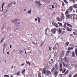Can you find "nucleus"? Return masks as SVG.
Instances as JSON below:
<instances>
[{
    "label": "nucleus",
    "instance_id": "43",
    "mask_svg": "<svg viewBox=\"0 0 77 77\" xmlns=\"http://www.w3.org/2000/svg\"><path fill=\"white\" fill-rule=\"evenodd\" d=\"M52 15H56V12H53L52 14Z\"/></svg>",
    "mask_w": 77,
    "mask_h": 77
},
{
    "label": "nucleus",
    "instance_id": "59",
    "mask_svg": "<svg viewBox=\"0 0 77 77\" xmlns=\"http://www.w3.org/2000/svg\"><path fill=\"white\" fill-rule=\"evenodd\" d=\"M28 64H29V66H30V62L28 61Z\"/></svg>",
    "mask_w": 77,
    "mask_h": 77
},
{
    "label": "nucleus",
    "instance_id": "36",
    "mask_svg": "<svg viewBox=\"0 0 77 77\" xmlns=\"http://www.w3.org/2000/svg\"><path fill=\"white\" fill-rule=\"evenodd\" d=\"M28 13L29 14H31V11H30V10L28 11Z\"/></svg>",
    "mask_w": 77,
    "mask_h": 77
},
{
    "label": "nucleus",
    "instance_id": "12",
    "mask_svg": "<svg viewBox=\"0 0 77 77\" xmlns=\"http://www.w3.org/2000/svg\"><path fill=\"white\" fill-rule=\"evenodd\" d=\"M12 4H13V3H9V4L8 5L7 7H8V8H10V6H12Z\"/></svg>",
    "mask_w": 77,
    "mask_h": 77
},
{
    "label": "nucleus",
    "instance_id": "13",
    "mask_svg": "<svg viewBox=\"0 0 77 77\" xmlns=\"http://www.w3.org/2000/svg\"><path fill=\"white\" fill-rule=\"evenodd\" d=\"M42 72L43 73V74H45V72H46V71L45 70V69H43V70H42Z\"/></svg>",
    "mask_w": 77,
    "mask_h": 77
},
{
    "label": "nucleus",
    "instance_id": "47",
    "mask_svg": "<svg viewBox=\"0 0 77 77\" xmlns=\"http://www.w3.org/2000/svg\"><path fill=\"white\" fill-rule=\"evenodd\" d=\"M32 44H35V45H36V43H35V42H32Z\"/></svg>",
    "mask_w": 77,
    "mask_h": 77
},
{
    "label": "nucleus",
    "instance_id": "29",
    "mask_svg": "<svg viewBox=\"0 0 77 77\" xmlns=\"http://www.w3.org/2000/svg\"><path fill=\"white\" fill-rule=\"evenodd\" d=\"M63 1H64V2L65 3H66V4H68V2L67 1H66V0H63Z\"/></svg>",
    "mask_w": 77,
    "mask_h": 77
},
{
    "label": "nucleus",
    "instance_id": "5",
    "mask_svg": "<svg viewBox=\"0 0 77 77\" xmlns=\"http://www.w3.org/2000/svg\"><path fill=\"white\" fill-rule=\"evenodd\" d=\"M53 24L54 25V26H55V27H56L57 28H58L59 27V26H58V25H57V24L54 23H53Z\"/></svg>",
    "mask_w": 77,
    "mask_h": 77
},
{
    "label": "nucleus",
    "instance_id": "3",
    "mask_svg": "<svg viewBox=\"0 0 77 77\" xmlns=\"http://www.w3.org/2000/svg\"><path fill=\"white\" fill-rule=\"evenodd\" d=\"M57 20L58 21H62V19L60 18H59V17H57L56 18Z\"/></svg>",
    "mask_w": 77,
    "mask_h": 77
},
{
    "label": "nucleus",
    "instance_id": "19",
    "mask_svg": "<svg viewBox=\"0 0 77 77\" xmlns=\"http://www.w3.org/2000/svg\"><path fill=\"white\" fill-rule=\"evenodd\" d=\"M67 31H71V30H72L71 29H69V28L68 27H67Z\"/></svg>",
    "mask_w": 77,
    "mask_h": 77
},
{
    "label": "nucleus",
    "instance_id": "9",
    "mask_svg": "<svg viewBox=\"0 0 77 77\" xmlns=\"http://www.w3.org/2000/svg\"><path fill=\"white\" fill-rule=\"evenodd\" d=\"M61 17L63 19V20H64L65 18V17H64V15H63V14H61Z\"/></svg>",
    "mask_w": 77,
    "mask_h": 77
},
{
    "label": "nucleus",
    "instance_id": "58",
    "mask_svg": "<svg viewBox=\"0 0 77 77\" xmlns=\"http://www.w3.org/2000/svg\"><path fill=\"white\" fill-rule=\"evenodd\" d=\"M54 8V5H53L52 7V8Z\"/></svg>",
    "mask_w": 77,
    "mask_h": 77
},
{
    "label": "nucleus",
    "instance_id": "63",
    "mask_svg": "<svg viewBox=\"0 0 77 77\" xmlns=\"http://www.w3.org/2000/svg\"><path fill=\"white\" fill-rule=\"evenodd\" d=\"M35 21H37L38 20V19L35 18Z\"/></svg>",
    "mask_w": 77,
    "mask_h": 77
},
{
    "label": "nucleus",
    "instance_id": "8",
    "mask_svg": "<svg viewBox=\"0 0 77 77\" xmlns=\"http://www.w3.org/2000/svg\"><path fill=\"white\" fill-rule=\"evenodd\" d=\"M69 10L70 11H72V10H73V7L72 6H70L69 7Z\"/></svg>",
    "mask_w": 77,
    "mask_h": 77
},
{
    "label": "nucleus",
    "instance_id": "34",
    "mask_svg": "<svg viewBox=\"0 0 77 77\" xmlns=\"http://www.w3.org/2000/svg\"><path fill=\"white\" fill-rule=\"evenodd\" d=\"M57 48L56 47V46H54L53 47V50H54V49H57Z\"/></svg>",
    "mask_w": 77,
    "mask_h": 77
},
{
    "label": "nucleus",
    "instance_id": "21",
    "mask_svg": "<svg viewBox=\"0 0 77 77\" xmlns=\"http://www.w3.org/2000/svg\"><path fill=\"white\" fill-rule=\"evenodd\" d=\"M72 57H75V53L74 51L72 53Z\"/></svg>",
    "mask_w": 77,
    "mask_h": 77
},
{
    "label": "nucleus",
    "instance_id": "41",
    "mask_svg": "<svg viewBox=\"0 0 77 77\" xmlns=\"http://www.w3.org/2000/svg\"><path fill=\"white\" fill-rule=\"evenodd\" d=\"M58 24H59V25H60V26H62V23H59V22H58Z\"/></svg>",
    "mask_w": 77,
    "mask_h": 77
},
{
    "label": "nucleus",
    "instance_id": "30",
    "mask_svg": "<svg viewBox=\"0 0 77 77\" xmlns=\"http://www.w3.org/2000/svg\"><path fill=\"white\" fill-rule=\"evenodd\" d=\"M4 5H5V3H3L2 5V10H3V6H4Z\"/></svg>",
    "mask_w": 77,
    "mask_h": 77
},
{
    "label": "nucleus",
    "instance_id": "14",
    "mask_svg": "<svg viewBox=\"0 0 77 77\" xmlns=\"http://www.w3.org/2000/svg\"><path fill=\"white\" fill-rule=\"evenodd\" d=\"M68 51H70V50H73V48L69 47L68 48Z\"/></svg>",
    "mask_w": 77,
    "mask_h": 77
},
{
    "label": "nucleus",
    "instance_id": "35",
    "mask_svg": "<svg viewBox=\"0 0 77 77\" xmlns=\"http://www.w3.org/2000/svg\"><path fill=\"white\" fill-rule=\"evenodd\" d=\"M77 49H76V48L75 49V55H77Z\"/></svg>",
    "mask_w": 77,
    "mask_h": 77
},
{
    "label": "nucleus",
    "instance_id": "52",
    "mask_svg": "<svg viewBox=\"0 0 77 77\" xmlns=\"http://www.w3.org/2000/svg\"><path fill=\"white\" fill-rule=\"evenodd\" d=\"M24 64H25V63H23V64L22 63V64H21V65H22V66H23V65H24Z\"/></svg>",
    "mask_w": 77,
    "mask_h": 77
},
{
    "label": "nucleus",
    "instance_id": "6",
    "mask_svg": "<svg viewBox=\"0 0 77 77\" xmlns=\"http://www.w3.org/2000/svg\"><path fill=\"white\" fill-rule=\"evenodd\" d=\"M58 32L59 34L61 33V32H62V29L60 28H59L58 29Z\"/></svg>",
    "mask_w": 77,
    "mask_h": 77
},
{
    "label": "nucleus",
    "instance_id": "51",
    "mask_svg": "<svg viewBox=\"0 0 77 77\" xmlns=\"http://www.w3.org/2000/svg\"><path fill=\"white\" fill-rule=\"evenodd\" d=\"M69 46L70 47H72V44H70V45H69Z\"/></svg>",
    "mask_w": 77,
    "mask_h": 77
},
{
    "label": "nucleus",
    "instance_id": "39",
    "mask_svg": "<svg viewBox=\"0 0 77 77\" xmlns=\"http://www.w3.org/2000/svg\"><path fill=\"white\" fill-rule=\"evenodd\" d=\"M63 27H64V29H65V28H66V23H65L64 24Z\"/></svg>",
    "mask_w": 77,
    "mask_h": 77
},
{
    "label": "nucleus",
    "instance_id": "32",
    "mask_svg": "<svg viewBox=\"0 0 77 77\" xmlns=\"http://www.w3.org/2000/svg\"><path fill=\"white\" fill-rule=\"evenodd\" d=\"M65 71H66V69H65L62 71V73H64L65 72Z\"/></svg>",
    "mask_w": 77,
    "mask_h": 77
},
{
    "label": "nucleus",
    "instance_id": "38",
    "mask_svg": "<svg viewBox=\"0 0 77 77\" xmlns=\"http://www.w3.org/2000/svg\"><path fill=\"white\" fill-rule=\"evenodd\" d=\"M73 77H77V74H75Z\"/></svg>",
    "mask_w": 77,
    "mask_h": 77
},
{
    "label": "nucleus",
    "instance_id": "27",
    "mask_svg": "<svg viewBox=\"0 0 77 77\" xmlns=\"http://www.w3.org/2000/svg\"><path fill=\"white\" fill-rule=\"evenodd\" d=\"M63 60H64V61H65V62H67V60H66V57H65L63 59Z\"/></svg>",
    "mask_w": 77,
    "mask_h": 77
},
{
    "label": "nucleus",
    "instance_id": "20",
    "mask_svg": "<svg viewBox=\"0 0 77 77\" xmlns=\"http://www.w3.org/2000/svg\"><path fill=\"white\" fill-rule=\"evenodd\" d=\"M69 42H66L65 45H66V46H68V45H69Z\"/></svg>",
    "mask_w": 77,
    "mask_h": 77
},
{
    "label": "nucleus",
    "instance_id": "31",
    "mask_svg": "<svg viewBox=\"0 0 77 77\" xmlns=\"http://www.w3.org/2000/svg\"><path fill=\"white\" fill-rule=\"evenodd\" d=\"M59 66L60 67V68H62L63 67V66H62V64H61V63H60V65H59Z\"/></svg>",
    "mask_w": 77,
    "mask_h": 77
},
{
    "label": "nucleus",
    "instance_id": "46",
    "mask_svg": "<svg viewBox=\"0 0 77 77\" xmlns=\"http://www.w3.org/2000/svg\"><path fill=\"white\" fill-rule=\"evenodd\" d=\"M65 33V31H63L62 32V34H64Z\"/></svg>",
    "mask_w": 77,
    "mask_h": 77
},
{
    "label": "nucleus",
    "instance_id": "26",
    "mask_svg": "<svg viewBox=\"0 0 77 77\" xmlns=\"http://www.w3.org/2000/svg\"><path fill=\"white\" fill-rule=\"evenodd\" d=\"M41 74L40 73H38V77H41Z\"/></svg>",
    "mask_w": 77,
    "mask_h": 77
},
{
    "label": "nucleus",
    "instance_id": "53",
    "mask_svg": "<svg viewBox=\"0 0 77 77\" xmlns=\"http://www.w3.org/2000/svg\"><path fill=\"white\" fill-rule=\"evenodd\" d=\"M6 44H4V47H6Z\"/></svg>",
    "mask_w": 77,
    "mask_h": 77
},
{
    "label": "nucleus",
    "instance_id": "54",
    "mask_svg": "<svg viewBox=\"0 0 77 77\" xmlns=\"http://www.w3.org/2000/svg\"><path fill=\"white\" fill-rule=\"evenodd\" d=\"M72 77V75H69V77Z\"/></svg>",
    "mask_w": 77,
    "mask_h": 77
},
{
    "label": "nucleus",
    "instance_id": "16",
    "mask_svg": "<svg viewBox=\"0 0 77 77\" xmlns=\"http://www.w3.org/2000/svg\"><path fill=\"white\" fill-rule=\"evenodd\" d=\"M68 72H69V71H68V70H67L66 72L64 74V75H66V74H67Z\"/></svg>",
    "mask_w": 77,
    "mask_h": 77
},
{
    "label": "nucleus",
    "instance_id": "33",
    "mask_svg": "<svg viewBox=\"0 0 77 77\" xmlns=\"http://www.w3.org/2000/svg\"><path fill=\"white\" fill-rule=\"evenodd\" d=\"M71 1H72V2H73V3H75V2L74 1H77V0H70Z\"/></svg>",
    "mask_w": 77,
    "mask_h": 77
},
{
    "label": "nucleus",
    "instance_id": "22",
    "mask_svg": "<svg viewBox=\"0 0 77 77\" xmlns=\"http://www.w3.org/2000/svg\"><path fill=\"white\" fill-rule=\"evenodd\" d=\"M63 66H65L66 67H68V66L67 64H65L64 63H63Z\"/></svg>",
    "mask_w": 77,
    "mask_h": 77
},
{
    "label": "nucleus",
    "instance_id": "1",
    "mask_svg": "<svg viewBox=\"0 0 77 77\" xmlns=\"http://www.w3.org/2000/svg\"><path fill=\"white\" fill-rule=\"evenodd\" d=\"M57 30H58V29L56 28H54L53 29H52V33H53V34H55V33H56V31H57Z\"/></svg>",
    "mask_w": 77,
    "mask_h": 77
},
{
    "label": "nucleus",
    "instance_id": "45",
    "mask_svg": "<svg viewBox=\"0 0 77 77\" xmlns=\"http://www.w3.org/2000/svg\"><path fill=\"white\" fill-rule=\"evenodd\" d=\"M20 54H22L23 52H22V50H20Z\"/></svg>",
    "mask_w": 77,
    "mask_h": 77
},
{
    "label": "nucleus",
    "instance_id": "15",
    "mask_svg": "<svg viewBox=\"0 0 77 77\" xmlns=\"http://www.w3.org/2000/svg\"><path fill=\"white\" fill-rule=\"evenodd\" d=\"M66 25H67V26H69V27H71V28H72V25H71L70 24H69V23H67Z\"/></svg>",
    "mask_w": 77,
    "mask_h": 77
},
{
    "label": "nucleus",
    "instance_id": "18",
    "mask_svg": "<svg viewBox=\"0 0 77 77\" xmlns=\"http://www.w3.org/2000/svg\"><path fill=\"white\" fill-rule=\"evenodd\" d=\"M64 52L63 51H62V53L61 54V55L62 57H63V56H64Z\"/></svg>",
    "mask_w": 77,
    "mask_h": 77
},
{
    "label": "nucleus",
    "instance_id": "49",
    "mask_svg": "<svg viewBox=\"0 0 77 77\" xmlns=\"http://www.w3.org/2000/svg\"><path fill=\"white\" fill-rule=\"evenodd\" d=\"M47 29H46L45 31V34H46V33H47Z\"/></svg>",
    "mask_w": 77,
    "mask_h": 77
},
{
    "label": "nucleus",
    "instance_id": "24",
    "mask_svg": "<svg viewBox=\"0 0 77 77\" xmlns=\"http://www.w3.org/2000/svg\"><path fill=\"white\" fill-rule=\"evenodd\" d=\"M55 69V68H54V67L51 70V72H53V71H54V70Z\"/></svg>",
    "mask_w": 77,
    "mask_h": 77
},
{
    "label": "nucleus",
    "instance_id": "62",
    "mask_svg": "<svg viewBox=\"0 0 77 77\" xmlns=\"http://www.w3.org/2000/svg\"><path fill=\"white\" fill-rule=\"evenodd\" d=\"M10 48H12V45H10Z\"/></svg>",
    "mask_w": 77,
    "mask_h": 77
},
{
    "label": "nucleus",
    "instance_id": "28",
    "mask_svg": "<svg viewBox=\"0 0 77 77\" xmlns=\"http://www.w3.org/2000/svg\"><path fill=\"white\" fill-rule=\"evenodd\" d=\"M38 22L39 23H40V20H41V18L39 17H38Z\"/></svg>",
    "mask_w": 77,
    "mask_h": 77
},
{
    "label": "nucleus",
    "instance_id": "4",
    "mask_svg": "<svg viewBox=\"0 0 77 77\" xmlns=\"http://www.w3.org/2000/svg\"><path fill=\"white\" fill-rule=\"evenodd\" d=\"M58 73L57 71V70H55L54 73V75H58Z\"/></svg>",
    "mask_w": 77,
    "mask_h": 77
},
{
    "label": "nucleus",
    "instance_id": "40",
    "mask_svg": "<svg viewBox=\"0 0 77 77\" xmlns=\"http://www.w3.org/2000/svg\"><path fill=\"white\" fill-rule=\"evenodd\" d=\"M65 6V3H64V2H62V6Z\"/></svg>",
    "mask_w": 77,
    "mask_h": 77
},
{
    "label": "nucleus",
    "instance_id": "17",
    "mask_svg": "<svg viewBox=\"0 0 77 77\" xmlns=\"http://www.w3.org/2000/svg\"><path fill=\"white\" fill-rule=\"evenodd\" d=\"M46 72L48 74H51V72L49 71H47Z\"/></svg>",
    "mask_w": 77,
    "mask_h": 77
},
{
    "label": "nucleus",
    "instance_id": "56",
    "mask_svg": "<svg viewBox=\"0 0 77 77\" xmlns=\"http://www.w3.org/2000/svg\"><path fill=\"white\" fill-rule=\"evenodd\" d=\"M70 35L71 36H72L73 37H74V36L73 35H72V34H70Z\"/></svg>",
    "mask_w": 77,
    "mask_h": 77
},
{
    "label": "nucleus",
    "instance_id": "2",
    "mask_svg": "<svg viewBox=\"0 0 77 77\" xmlns=\"http://www.w3.org/2000/svg\"><path fill=\"white\" fill-rule=\"evenodd\" d=\"M66 15V17L67 18H68L69 19V18H72V14L70 15L69 14H67Z\"/></svg>",
    "mask_w": 77,
    "mask_h": 77
},
{
    "label": "nucleus",
    "instance_id": "61",
    "mask_svg": "<svg viewBox=\"0 0 77 77\" xmlns=\"http://www.w3.org/2000/svg\"><path fill=\"white\" fill-rule=\"evenodd\" d=\"M25 51V54H27V53H26V49H24Z\"/></svg>",
    "mask_w": 77,
    "mask_h": 77
},
{
    "label": "nucleus",
    "instance_id": "23",
    "mask_svg": "<svg viewBox=\"0 0 77 77\" xmlns=\"http://www.w3.org/2000/svg\"><path fill=\"white\" fill-rule=\"evenodd\" d=\"M26 71V69H24L22 71V74H24L25 73V72Z\"/></svg>",
    "mask_w": 77,
    "mask_h": 77
},
{
    "label": "nucleus",
    "instance_id": "50",
    "mask_svg": "<svg viewBox=\"0 0 77 77\" xmlns=\"http://www.w3.org/2000/svg\"><path fill=\"white\" fill-rule=\"evenodd\" d=\"M7 76H8V75H4V77H7Z\"/></svg>",
    "mask_w": 77,
    "mask_h": 77
},
{
    "label": "nucleus",
    "instance_id": "10",
    "mask_svg": "<svg viewBox=\"0 0 77 77\" xmlns=\"http://www.w3.org/2000/svg\"><path fill=\"white\" fill-rule=\"evenodd\" d=\"M69 11V9H68L66 11L65 13L66 15H67L68 14V11Z\"/></svg>",
    "mask_w": 77,
    "mask_h": 77
},
{
    "label": "nucleus",
    "instance_id": "60",
    "mask_svg": "<svg viewBox=\"0 0 77 77\" xmlns=\"http://www.w3.org/2000/svg\"><path fill=\"white\" fill-rule=\"evenodd\" d=\"M60 71H62V68L60 69Z\"/></svg>",
    "mask_w": 77,
    "mask_h": 77
},
{
    "label": "nucleus",
    "instance_id": "57",
    "mask_svg": "<svg viewBox=\"0 0 77 77\" xmlns=\"http://www.w3.org/2000/svg\"><path fill=\"white\" fill-rule=\"evenodd\" d=\"M49 50H50V51H51V48H50V47H49Z\"/></svg>",
    "mask_w": 77,
    "mask_h": 77
},
{
    "label": "nucleus",
    "instance_id": "7",
    "mask_svg": "<svg viewBox=\"0 0 77 77\" xmlns=\"http://www.w3.org/2000/svg\"><path fill=\"white\" fill-rule=\"evenodd\" d=\"M72 16H73V19H75L77 17V15L75 14H72Z\"/></svg>",
    "mask_w": 77,
    "mask_h": 77
},
{
    "label": "nucleus",
    "instance_id": "11",
    "mask_svg": "<svg viewBox=\"0 0 77 77\" xmlns=\"http://www.w3.org/2000/svg\"><path fill=\"white\" fill-rule=\"evenodd\" d=\"M73 6L74 8H75V9L77 8V4H75L74 5H73Z\"/></svg>",
    "mask_w": 77,
    "mask_h": 77
},
{
    "label": "nucleus",
    "instance_id": "44",
    "mask_svg": "<svg viewBox=\"0 0 77 77\" xmlns=\"http://www.w3.org/2000/svg\"><path fill=\"white\" fill-rule=\"evenodd\" d=\"M20 74V72H17V73L16 74V75H19Z\"/></svg>",
    "mask_w": 77,
    "mask_h": 77
},
{
    "label": "nucleus",
    "instance_id": "25",
    "mask_svg": "<svg viewBox=\"0 0 77 77\" xmlns=\"http://www.w3.org/2000/svg\"><path fill=\"white\" fill-rule=\"evenodd\" d=\"M70 51H68L66 52V54H68L69 53H70Z\"/></svg>",
    "mask_w": 77,
    "mask_h": 77
},
{
    "label": "nucleus",
    "instance_id": "48",
    "mask_svg": "<svg viewBox=\"0 0 77 77\" xmlns=\"http://www.w3.org/2000/svg\"><path fill=\"white\" fill-rule=\"evenodd\" d=\"M74 32H76V33H77V29H75L74 30Z\"/></svg>",
    "mask_w": 77,
    "mask_h": 77
},
{
    "label": "nucleus",
    "instance_id": "64",
    "mask_svg": "<svg viewBox=\"0 0 77 77\" xmlns=\"http://www.w3.org/2000/svg\"><path fill=\"white\" fill-rule=\"evenodd\" d=\"M2 42H3V40L2 39L1 40V42H0V43L1 44V43H2Z\"/></svg>",
    "mask_w": 77,
    "mask_h": 77
},
{
    "label": "nucleus",
    "instance_id": "42",
    "mask_svg": "<svg viewBox=\"0 0 77 77\" xmlns=\"http://www.w3.org/2000/svg\"><path fill=\"white\" fill-rule=\"evenodd\" d=\"M18 19H16L14 20V22L15 21L16 22H17L18 21Z\"/></svg>",
    "mask_w": 77,
    "mask_h": 77
},
{
    "label": "nucleus",
    "instance_id": "55",
    "mask_svg": "<svg viewBox=\"0 0 77 77\" xmlns=\"http://www.w3.org/2000/svg\"><path fill=\"white\" fill-rule=\"evenodd\" d=\"M13 4L14 5H15V4H16V3L15 2H13Z\"/></svg>",
    "mask_w": 77,
    "mask_h": 77
},
{
    "label": "nucleus",
    "instance_id": "37",
    "mask_svg": "<svg viewBox=\"0 0 77 77\" xmlns=\"http://www.w3.org/2000/svg\"><path fill=\"white\" fill-rule=\"evenodd\" d=\"M73 34L74 35H75L76 36H77V34H76V33H75V32H73Z\"/></svg>",
    "mask_w": 77,
    "mask_h": 77
}]
</instances>
